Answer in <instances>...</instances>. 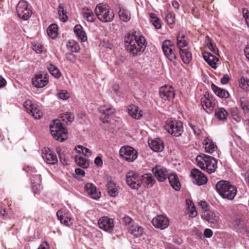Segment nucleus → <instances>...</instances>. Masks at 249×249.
Returning <instances> with one entry per match:
<instances>
[{
  "mask_svg": "<svg viewBox=\"0 0 249 249\" xmlns=\"http://www.w3.org/2000/svg\"><path fill=\"white\" fill-rule=\"evenodd\" d=\"M159 94L162 99L170 101L174 98L175 93L172 86L165 85L160 89Z\"/></svg>",
  "mask_w": 249,
  "mask_h": 249,
  "instance_id": "obj_13",
  "label": "nucleus"
},
{
  "mask_svg": "<svg viewBox=\"0 0 249 249\" xmlns=\"http://www.w3.org/2000/svg\"><path fill=\"white\" fill-rule=\"evenodd\" d=\"M40 182L39 175H36L31 178L32 189L35 194H37L40 190Z\"/></svg>",
  "mask_w": 249,
  "mask_h": 249,
  "instance_id": "obj_34",
  "label": "nucleus"
},
{
  "mask_svg": "<svg viewBox=\"0 0 249 249\" xmlns=\"http://www.w3.org/2000/svg\"><path fill=\"white\" fill-rule=\"evenodd\" d=\"M33 50L38 53H41L43 51L42 46L40 44H36L33 46Z\"/></svg>",
  "mask_w": 249,
  "mask_h": 249,
  "instance_id": "obj_59",
  "label": "nucleus"
},
{
  "mask_svg": "<svg viewBox=\"0 0 249 249\" xmlns=\"http://www.w3.org/2000/svg\"><path fill=\"white\" fill-rule=\"evenodd\" d=\"M165 20L168 24H173L175 22V17L171 13H168L165 17Z\"/></svg>",
  "mask_w": 249,
  "mask_h": 249,
  "instance_id": "obj_50",
  "label": "nucleus"
},
{
  "mask_svg": "<svg viewBox=\"0 0 249 249\" xmlns=\"http://www.w3.org/2000/svg\"><path fill=\"white\" fill-rule=\"evenodd\" d=\"M148 144L150 148L156 152L162 151L164 147L163 141L159 138L149 141Z\"/></svg>",
  "mask_w": 249,
  "mask_h": 249,
  "instance_id": "obj_20",
  "label": "nucleus"
},
{
  "mask_svg": "<svg viewBox=\"0 0 249 249\" xmlns=\"http://www.w3.org/2000/svg\"><path fill=\"white\" fill-rule=\"evenodd\" d=\"M244 100H245V98L244 97L240 99L241 106L244 112L247 113L249 112V107L246 105L245 103H244Z\"/></svg>",
  "mask_w": 249,
  "mask_h": 249,
  "instance_id": "obj_54",
  "label": "nucleus"
},
{
  "mask_svg": "<svg viewBox=\"0 0 249 249\" xmlns=\"http://www.w3.org/2000/svg\"><path fill=\"white\" fill-rule=\"evenodd\" d=\"M239 86L245 90H249V79L242 77L239 81Z\"/></svg>",
  "mask_w": 249,
  "mask_h": 249,
  "instance_id": "obj_48",
  "label": "nucleus"
},
{
  "mask_svg": "<svg viewBox=\"0 0 249 249\" xmlns=\"http://www.w3.org/2000/svg\"><path fill=\"white\" fill-rule=\"evenodd\" d=\"M177 46L179 48L180 51H181V50H183L182 48L187 46L188 45L187 38L182 32H180L178 33L177 36Z\"/></svg>",
  "mask_w": 249,
  "mask_h": 249,
  "instance_id": "obj_32",
  "label": "nucleus"
},
{
  "mask_svg": "<svg viewBox=\"0 0 249 249\" xmlns=\"http://www.w3.org/2000/svg\"><path fill=\"white\" fill-rule=\"evenodd\" d=\"M208 47L209 50L214 54L217 55L218 54V50L215 45L212 43Z\"/></svg>",
  "mask_w": 249,
  "mask_h": 249,
  "instance_id": "obj_58",
  "label": "nucleus"
},
{
  "mask_svg": "<svg viewBox=\"0 0 249 249\" xmlns=\"http://www.w3.org/2000/svg\"><path fill=\"white\" fill-rule=\"evenodd\" d=\"M57 153L59 156V158L61 162L64 165H68V159L66 157L64 153L62 151L60 148L57 149Z\"/></svg>",
  "mask_w": 249,
  "mask_h": 249,
  "instance_id": "obj_47",
  "label": "nucleus"
},
{
  "mask_svg": "<svg viewBox=\"0 0 249 249\" xmlns=\"http://www.w3.org/2000/svg\"><path fill=\"white\" fill-rule=\"evenodd\" d=\"M125 177L126 183L131 189L138 190L141 186L142 177L137 173L130 171L126 173Z\"/></svg>",
  "mask_w": 249,
  "mask_h": 249,
  "instance_id": "obj_8",
  "label": "nucleus"
},
{
  "mask_svg": "<svg viewBox=\"0 0 249 249\" xmlns=\"http://www.w3.org/2000/svg\"><path fill=\"white\" fill-rule=\"evenodd\" d=\"M118 14L120 19L124 22H127L130 19V14L126 9L120 8Z\"/></svg>",
  "mask_w": 249,
  "mask_h": 249,
  "instance_id": "obj_41",
  "label": "nucleus"
},
{
  "mask_svg": "<svg viewBox=\"0 0 249 249\" xmlns=\"http://www.w3.org/2000/svg\"><path fill=\"white\" fill-rule=\"evenodd\" d=\"M243 16L246 20V22L249 26V12L246 9L243 10Z\"/></svg>",
  "mask_w": 249,
  "mask_h": 249,
  "instance_id": "obj_56",
  "label": "nucleus"
},
{
  "mask_svg": "<svg viewBox=\"0 0 249 249\" xmlns=\"http://www.w3.org/2000/svg\"><path fill=\"white\" fill-rule=\"evenodd\" d=\"M150 18L151 19V22L155 28L160 29L161 28L160 20L157 16L154 13H151Z\"/></svg>",
  "mask_w": 249,
  "mask_h": 249,
  "instance_id": "obj_44",
  "label": "nucleus"
},
{
  "mask_svg": "<svg viewBox=\"0 0 249 249\" xmlns=\"http://www.w3.org/2000/svg\"><path fill=\"white\" fill-rule=\"evenodd\" d=\"M198 205L200 206L202 208V209L204 210V211H205V210H208L207 208L208 207L209 205L208 203L204 201L201 200L198 203Z\"/></svg>",
  "mask_w": 249,
  "mask_h": 249,
  "instance_id": "obj_62",
  "label": "nucleus"
},
{
  "mask_svg": "<svg viewBox=\"0 0 249 249\" xmlns=\"http://www.w3.org/2000/svg\"><path fill=\"white\" fill-rule=\"evenodd\" d=\"M152 173L159 181L163 182L168 175L166 168L160 166H156L152 169Z\"/></svg>",
  "mask_w": 249,
  "mask_h": 249,
  "instance_id": "obj_16",
  "label": "nucleus"
},
{
  "mask_svg": "<svg viewBox=\"0 0 249 249\" xmlns=\"http://www.w3.org/2000/svg\"><path fill=\"white\" fill-rule=\"evenodd\" d=\"M215 189L223 198L229 200H232L237 194L236 188L227 181L220 180L217 182Z\"/></svg>",
  "mask_w": 249,
  "mask_h": 249,
  "instance_id": "obj_2",
  "label": "nucleus"
},
{
  "mask_svg": "<svg viewBox=\"0 0 249 249\" xmlns=\"http://www.w3.org/2000/svg\"><path fill=\"white\" fill-rule=\"evenodd\" d=\"M94 163L98 166H101L103 164V160L101 157L98 156L94 160Z\"/></svg>",
  "mask_w": 249,
  "mask_h": 249,
  "instance_id": "obj_63",
  "label": "nucleus"
},
{
  "mask_svg": "<svg viewBox=\"0 0 249 249\" xmlns=\"http://www.w3.org/2000/svg\"><path fill=\"white\" fill-rule=\"evenodd\" d=\"M214 116L219 121L226 122L227 120L228 113L223 107L218 108L215 110Z\"/></svg>",
  "mask_w": 249,
  "mask_h": 249,
  "instance_id": "obj_31",
  "label": "nucleus"
},
{
  "mask_svg": "<svg viewBox=\"0 0 249 249\" xmlns=\"http://www.w3.org/2000/svg\"><path fill=\"white\" fill-rule=\"evenodd\" d=\"M127 51L133 56L141 55L146 47V40L139 31H133L125 37Z\"/></svg>",
  "mask_w": 249,
  "mask_h": 249,
  "instance_id": "obj_1",
  "label": "nucleus"
},
{
  "mask_svg": "<svg viewBox=\"0 0 249 249\" xmlns=\"http://www.w3.org/2000/svg\"><path fill=\"white\" fill-rule=\"evenodd\" d=\"M62 210H58L56 213V215L58 219L59 220L61 223L65 226H70L72 225L71 219L68 216L63 215Z\"/></svg>",
  "mask_w": 249,
  "mask_h": 249,
  "instance_id": "obj_33",
  "label": "nucleus"
},
{
  "mask_svg": "<svg viewBox=\"0 0 249 249\" xmlns=\"http://www.w3.org/2000/svg\"><path fill=\"white\" fill-rule=\"evenodd\" d=\"M169 219L167 217L162 215H159L153 218L152 223L156 228L164 230L169 225Z\"/></svg>",
  "mask_w": 249,
  "mask_h": 249,
  "instance_id": "obj_15",
  "label": "nucleus"
},
{
  "mask_svg": "<svg viewBox=\"0 0 249 249\" xmlns=\"http://www.w3.org/2000/svg\"><path fill=\"white\" fill-rule=\"evenodd\" d=\"M201 104L205 110H206V109L204 108V107H205L206 108L211 110V108L213 107L215 104L214 101L212 100V99L210 98L209 94L207 93H205L204 96L201 99Z\"/></svg>",
  "mask_w": 249,
  "mask_h": 249,
  "instance_id": "obj_29",
  "label": "nucleus"
},
{
  "mask_svg": "<svg viewBox=\"0 0 249 249\" xmlns=\"http://www.w3.org/2000/svg\"><path fill=\"white\" fill-rule=\"evenodd\" d=\"M75 149L77 152L81 153L85 156L89 157L91 155V152L89 149L82 145H77Z\"/></svg>",
  "mask_w": 249,
  "mask_h": 249,
  "instance_id": "obj_46",
  "label": "nucleus"
},
{
  "mask_svg": "<svg viewBox=\"0 0 249 249\" xmlns=\"http://www.w3.org/2000/svg\"><path fill=\"white\" fill-rule=\"evenodd\" d=\"M230 80V77L228 74H224L223 77L221 79V84L225 85L227 84Z\"/></svg>",
  "mask_w": 249,
  "mask_h": 249,
  "instance_id": "obj_60",
  "label": "nucleus"
},
{
  "mask_svg": "<svg viewBox=\"0 0 249 249\" xmlns=\"http://www.w3.org/2000/svg\"><path fill=\"white\" fill-rule=\"evenodd\" d=\"M165 129L173 136L178 137L183 131V124L179 121L171 119L167 122Z\"/></svg>",
  "mask_w": 249,
  "mask_h": 249,
  "instance_id": "obj_6",
  "label": "nucleus"
},
{
  "mask_svg": "<svg viewBox=\"0 0 249 249\" xmlns=\"http://www.w3.org/2000/svg\"><path fill=\"white\" fill-rule=\"evenodd\" d=\"M191 175L194 183L198 186L205 184L207 182V177L197 169H193L191 171Z\"/></svg>",
  "mask_w": 249,
  "mask_h": 249,
  "instance_id": "obj_12",
  "label": "nucleus"
},
{
  "mask_svg": "<svg viewBox=\"0 0 249 249\" xmlns=\"http://www.w3.org/2000/svg\"><path fill=\"white\" fill-rule=\"evenodd\" d=\"M95 11L97 18L103 22H110L114 19L113 11L107 5L99 3Z\"/></svg>",
  "mask_w": 249,
  "mask_h": 249,
  "instance_id": "obj_5",
  "label": "nucleus"
},
{
  "mask_svg": "<svg viewBox=\"0 0 249 249\" xmlns=\"http://www.w3.org/2000/svg\"><path fill=\"white\" fill-rule=\"evenodd\" d=\"M50 127L51 133L56 140L62 142L68 138L67 130L60 120H53Z\"/></svg>",
  "mask_w": 249,
  "mask_h": 249,
  "instance_id": "obj_4",
  "label": "nucleus"
},
{
  "mask_svg": "<svg viewBox=\"0 0 249 249\" xmlns=\"http://www.w3.org/2000/svg\"><path fill=\"white\" fill-rule=\"evenodd\" d=\"M99 111L104 115V117L102 118L104 123H108L109 117L114 114L115 109L112 107H100L99 109Z\"/></svg>",
  "mask_w": 249,
  "mask_h": 249,
  "instance_id": "obj_27",
  "label": "nucleus"
},
{
  "mask_svg": "<svg viewBox=\"0 0 249 249\" xmlns=\"http://www.w3.org/2000/svg\"><path fill=\"white\" fill-rule=\"evenodd\" d=\"M48 83V79L45 74H36L32 79V84L36 87L41 88L45 87Z\"/></svg>",
  "mask_w": 249,
  "mask_h": 249,
  "instance_id": "obj_18",
  "label": "nucleus"
},
{
  "mask_svg": "<svg viewBox=\"0 0 249 249\" xmlns=\"http://www.w3.org/2000/svg\"><path fill=\"white\" fill-rule=\"evenodd\" d=\"M74 32L77 37L80 38L82 41L87 40L86 33L83 30V27L80 25H76L74 28Z\"/></svg>",
  "mask_w": 249,
  "mask_h": 249,
  "instance_id": "obj_35",
  "label": "nucleus"
},
{
  "mask_svg": "<svg viewBox=\"0 0 249 249\" xmlns=\"http://www.w3.org/2000/svg\"><path fill=\"white\" fill-rule=\"evenodd\" d=\"M17 14L19 18L26 20L32 15L31 10L28 8V4L25 0H20L16 7Z\"/></svg>",
  "mask_w": 249,
  "mask_h": 249,
  "instance_id": "obj_9",
  "label": "nucleus"
},
{
  "mask_svg": "<svg viewBox=\"0 0 249 249\" xmlns=\"http://www.w3.org/2000/svg\"><path fill=\"white\" fill-rule=\"evenodd\" d=\"M179 52L182 61L185 64H189L192 60L191 53L186 49L181 50Z\"/></svg>",
  "mask_w": 249,
  "mask_h": 249,
  "instance_id": "obj_38",
  "label": "nucleus"
},
{
  "mask_svg": "<svg viewBox=\"0 0 249 249\" xmlns=\"http://www.w3.org/2000/svg\"><path fill=\"white\" fill-rule=\"evenodd\" d=\"M24 107L27 112L33 116L36 119H39L42 116V113L36 107V106L33 104L32 101L30 100L26 101L23 104Z\"/></svg>",
  "mask_w": 249,
  "mask_h": 249,
  "instance_id": "obj_11",
  "label": "nucleus"
},
{
  "mask_svg": "<svg viewBox=\"0 0 249 249\" xmlns=\"http://www.w3.org/2000/svg\"><path fill=\"white\" fill-rule=\"evenodd\" d=\"M132 224L127 227L128 232L137 237L141 236L144 232L143 228L136 223Z\"/></svg>",
  "mask_w": 249,
  "mask_h": 249,
  "instance_id": "obj_21",
  "label": "nucleus"
},
{
  "mask_svg": "<svg viewBox=\"0 0 249 249\" xmlns=\"http://www.w3.org/2000/svg\"><path fill=\"white\" fill-rule=\"evenodd\" d=\"M141 177H142L141 178L142 185L143 184L144 186L147 188L152 187L156 182L154 177L150 173L144 174L141 176Z\"/></svg>",
  "mask_w": 249,
  "mask_h": 249,
  "instance_id": "obj_22",
  "label": "nucleus"
},
{
  "mask_svg": "<svg viewBox=\"0 0 249 249\" xmlns=\"http://www.w3.org/2000/svg\"><path fill=\"white\" fill-rule=\"evenodd\" d=\"M190 213V216L192 217H195L197 215V213L195 205L191 206L190 208L188 209Z\"/></svg>",
  "mask_w": 249,
  "mask_h": 249,
  "instance_id": "obj_57",
  "label": "nucleus"
},
{
  "mask_svg": "<svg viewBox=\"0 0 249 249\" xmlns=\"http://www.w3.org/2000/svg\"><path fill=\"white\" fill-rule=\"evenodd\" d=\"M211 88L214 93L219 97L221 98L227 99L229 96V93L228 91L224 89H221L214 84H211Z\"/></svg>",
  "mask_w": 249,
  "mask_h": 249,
  "instance_id": "obj_28",
  "label": "nucleus"
},
{
  "mask_svg": "<svg viewBox=\"0 0 249 249\" xmlns=\"http://www.w3.org/2000/svg\"><path fill=\"white\" fill-rule=\"evenodd\" d=\"M107 193L110 196L115 197L118 195L119 193V187L113 181H108L107 185Z\"/></svg>",
  "mask_w": 249,
  "mask_h": 249,
  "instance_id": "obj_25",
  "label": "nucleus"
},
{
  "mask_svg": "<svg viewBox=\"0 0 249 249\" xmlns=\"http://www.w3.org/2000/svg\"><path fill=\"white\" fill-rule=\"evenodd\" d=\"M204 235L207 238H210L213 235V231L211 229H206L204 231Z\"/></svg>",
  "mask_w": 249,
  "mask_h": 249,
  "instance_id": "obj_61",
  "label": "nucleus"
},
{
  "mask_svg": "<svg viewBox=\"0 0 249 249\" xmlns=\"http://www.w3.org/2000/svg\"><path fill=\"white\" fill-rule=\"evenodd\" d=\"M42 158L47 163L54 165L58 162V160L54 153L49 151L48 153L42 152Z\"/></svg>",
  "mask_w": 249,
  "mask_h": 249,
  "instance_id": "obj_23",
  "label": "nucleus"
},
{
  "mask_svg": "<svg viewBox=\"0 0 249 249\" xmlns=\"http://www.w3.org/2000/svg\"><path fill=\"white\" fill-rule=\"evenodd\" d=\"M244 178L246 183L249 187V169L244 173Z\"/></svg>",
  "mask_w": 249,
  "mask_h": 249,
  "instance_id": "obj_64",
  "label": "nucleus"
},
{
  "mask_svg": "<svg viewBox=\"0 0 249 249\" xmlns=\"http://www.w3.org/2000/svg\"><path fill=\"white\" fill-rule=\"evenodd\" d=\"M120 155L128 162H133L137 159L138 153L133 147L126 145L122 146L119 151Z\"/></svg>",
  "mask_w": 249,
  "mask_h": 249,
  "instance_id": "obj_7",
  "label": "nucleus"
},
{
  "mask_svg": "<svg viewBox=\"0 0 249 249\" xmlns=\"http://www.w3.org/2000/svg\"><path fill=\"white\" fill-rule=\"evenodd\" d=\"M123 222L125 226H127V227L130 226L131 225H132V223H135L131 217L126 215L124 216L123 217Z\"/></svg>",
  "mask_w": 249,
  "mask_h": 249,
  "instance_id": "obj_52",
  "label": "nucleus"
},
{
  "mask_svg": "<svg viewBox=\"0 0 249 249\" xmlns=\"http://www.w3.org/2000/svg\"><path fill=\"white\" fill-rule=\"evenodd\" d=\"M231 114L233 119L236 121H239L240 120V117L238 109L236 107H233L231 109Z\"/></svg>",
  "mask_w": 249,
  "mask_h": 249,
  "instance_id": "obj_51",
  "label": "nucleus"
},
{
  "mask_svg": "<svg viewBox=\"0 0 249 249\" xmlns=\"http://www.w3.org/2000/svg\"><path fill=\"white\" fill-rule=\"evenodd\" d=\"M66 59L71 63H74L76 60V56L72 53H67L66 54Z\"/></svg>",
  "mask_w": 249,
  "mask_h": 249,
  "instance_id": "obj_53",
  "label": "nucleus"
},
{
  "mask_svg": "<svg viewBox=\"0 0 249 249\" xmlns=\"http://www.w3.org/2000/svg\"><path fill=\"white\" fill-rule=\"evenodd\" d=\"M220 214L216 211L205 210L202 213V218L211 224L217 225L220 220Z\"/></svg>",
  "mask_w": 249,
  "mask_h": 249,
  "instance_id": "obj_10",
  "label": "nucleus"
},
{
  "mask_svg": "<svg viewBox=\"0 0 249 249\" xmlns=\"http://www.w3.org/2000/svg\"><path fill=\"white\" fill-rule=\"evenodd\" d=\"M67 46L68 49L72 52L78 53L80 51L78 43L73 40L69 41Z\"/></svg>",
  "mask_w": 249,
  "mask_h": 249,
  "instance_id": "obj_42",
  "label": "nucleus"
},
{
  "mask_svg": "<svg viewBox=\"0 0 249 249\" xmlns=\"http://www.w3.org/2000/svg\"><path fill=\"white\" fill-rule=\"evenodd\" d=\"M86 192L93 199H98L101 196V193L97 190L96 187L92 183H88L84 187Z\"/></svg>",
  "mask_w": 249,
  "mask_h": 249,
  "instance_id": "obj_19",
  "label": "nucleus"
},
{
  "mask_svg": "<svg viewBox=\"0 0 249 249\" xmlns=\"http://www.w3.org/2000/svg\"><path fill=\"white\" fill-rule=\"evenodd\" d=\"M170 46L171 42L170 40H164L162 44V49L165 55L168 59L170 61L174 62V60L177 59V55L170 47Z\"/></svg>",
  "mask_w": 249,
  "mask_h": 249,
  "instance_id": "obj_17",
  "label": "nucleus"
},
{
  "mask_svg": "<svg viewBox=\"0 0 249 249\" xmlns=\"http://www.w3.org/2000/svg\"><path fill=\"white\" fill-rule=\"evenodd\" d=\"M48 69L50 72L55 77L59 78L61 76V72L59 69L54 65L51 64H50L48 67Z\"/></svg>",
  "mask_w": 249,
  "mask_h": 249,
  "instance_id": "obj_45",
  "label": "nucleus"
},
{
  "mask_svg": "<svg viewBox=\"0 0 249 249\" xmlns=\"http://www.w3.org/2000/svg\"><path fill=\"white\" fill-rule=\"evenodd\" d=\"M189 126L193 131V132L196 135H199L201 132V130L196 126L193 124H189Z\"/></svg>",
  "mask_w": 249,
  "mask_h": 249,
  "instance_id": "obj_55",
  "label": "nucleus"
},
{
  "mask_svg": "<svg viewBox=\"0 0 249 249\" xmlns=\"http://www.w3.org/2000/svg\"><path fill=\"white\" fill-rule=\"evenodd\" d=\"M48 35L52 38H55L58 34V26L55 24H52L47 28Z\"/></svg>",
  "mask_w": 249,
  "mask_h": 249,
  "instance_id": "obj_39",
  "label": "nucleus"
},
{
  "mask_svg": "<svg viewBox=\"0 0 249 249\" xmlns=\"http://www.w3.org/2000/svg\"><path fill=\"white\" fill-rule=\"evenodd\" d=\"M83 17L89 22H94L95 20L94 13L91 10L88 8L83 9Z\"/></svg>",
  "mask_w": 249,
  "mask_h": 249,
  "instance_id": "obj_36",
  "label": "nucleus"
},
{
  "mask_svg": "<svg viewBox=\"0 0 249 249\" xmlns=\"http://www.w3.org/2000/svg\"><path fill=\"white\" fill-rule=\"evenodd\" d=\"M62 120L68 124H70L74 120V115L70 112H66L60 115Z\"/></svg>",
  "mask_w": 249,
  "mask_h": 249,
  "instance_id": "obj_43",
  "label": "nucleus"
},
{
  "mask_svg": "<svg viewBox=\"0 0 249 249\" xmlns=\"http://www.w3.org/2000/svg\"><path fill=\"white\" fill-rule=\"evenodd\" d=\"M98 223L100 229L109 232L113 231L114 227L113 219L107 216L101 217Z\"/></svg>",
  "mask_w": 249,
  "mask_h": 249,
  "instance_id": "obj_14",
  "label": "nucleus"
},
{
  "mask_svg": "<svg viewBox=\"0 0 249 249\" xmlns=\"http://www.w3.org/2000/svg\"><path fill=\"white\" fill-rule=\"evenodd\" d=\"M205 148L207 152L212 154L214 151L217 150V147L212 142H211L209 143L207 142L205 144Z\"/></svg>",
  "mask_w": 249,
  "mask_h": 249,
  "instance_id": "obj_49",
  "label": "nucleus"
},
{
  "mask_svg": "<svg viewBox=\"0 0 249 249\" xmlns=\"http://www.w3.org/2000/svg\"><path fill=\"white\" fill-rule=\"evenodd\" d=\"M169 183L173 189L178 191L180 189V183L176 173H173L167 176Z\"/></svg>",
  "mask_w": 249,
  "mask_h": 249,
  "instance_id": "obj_24",
  "label": "nucleus"
},
{
  "mask_svg": "<svg viewBox=\"0 0 249 249\" xmlns=\"http://www.w3.org/2000/svg\"><path fill=\"white\" fill-rule=\"evenodd\" d=\"M196 161L197 166L209 174L214 172L217 168V161L212 156L205 154L199 155Z\"/></svg>",
  "mask_w": 249,
  "mask_h": 249,
  "instance_id": "obj_3",
  "label": "nucleus"
},
{
  "mask_svg": "<svg viewBox=\"0 0 249 249\" xmlns=\"http://www.w3.org/2000/svg\"><path fill=\"white\" fill-rule=\"evenodd\" d=\"M203 57L205 61L213 68H216L218 58L214 55L211 54L210 53L205 52L203 54Z\"/></svg>",
  "mask_w": 249,
  "mask_h": 249,
  "instance_id": "obj_30",
  "label": "nucleus"
},
{
  "mask_svg": "<svg viewBox=\"0 0 249 249\" xmlns=\"http://www.w3.org/2000/svg\"><path fill=\"white\" fill-rule=\"evenodd\" d=\"M75 161L79 166L83 168H87L89 166V163L87 159L82 156H75Z\"/></svg>",
  "mask_w": 249,
  "mask_h": 249,
  "instance_id": "obj_40",
  "label": "nucleus"
},
{
  "mask_svg": "<svg viewBox=\"0 0 249 249\" xmlns=\"http://www.w3.org/2000/svg\"><path fill=\"white\" fill-rule=\"evenodd\" d=\"M129 114L133 118L139 120L142 116V111L139 109L138 107L131 105L128 108Z\"/></svg>",
  "mask_w": 249,
  "mask_h": 249,
  "instance_id": "obj_26",
  "label": "nucleus"
},
{
  "mask_svg": "<svg viewBox=\"0 0 249 249\" xmlns=\"http://www.w3.org/2000/svg\"><path fill=\"white\" fill-rule=\"evenodd\" d=\"M58 12L60 20L64 22H66L68 19V17L67 16V11L63 3L59 4Z\"/></svg>",
  "mask_w": 249,
  "mask_h": 249,
  "instance_id": "obj_37",
  "label": "nucleus"
}]
</instances>
